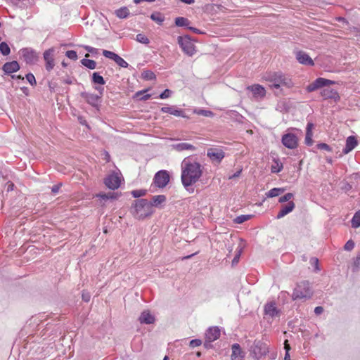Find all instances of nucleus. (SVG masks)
Masks as SVG:
<instances>
[{"instance_id": "72a5a7b5", "label": "nucleus", "mask_w": 360, "mask_h": 360, "mask_svg": "<svg viewBox=\"0 0 360 360\" xmlns=\"http://www.w3.org/2000/svg\"><path fill=\"white\" fill-rule=\"evenodd\" d=\"M352 228H358L360 226V211L356 212L352 219Z\"/></svg>"}, {"instance_id": "ddd939ff", "label": "nucleus", "mask_w": 360, "mask_h": 360, "mask_svg": "<svg viewBox=\"0 0 360 360\" xmlns=\"http://www.w3.org/2000/svg\"><path fill=\"white\" fill-rule=\"evenodd\" d=\"M207 155L212 161L220 162L224 158L225 153L221 149L211 148L207 150Z\"/></svg>"}, {"instance_id": "6e6d98bb", "label": "nucleus", "mask_w": 360, "mask_h": 360, "mask_svg": "<svg viewBox=\"0 0 360 360\" xmlns=\"http://www.w3.org/2000/svg\"><path fill=\"white\" fill-rule=\"evenodd\" d=\"M62 186V183H59L56 185H54L52 188H51V191L54 194H56L57 193H58L60 187Z\"/></svg>"}, {"instance_id": "20e7f679", "label": "nucleus", "mask_w": 360, "mask_h": 360, "mask_svg": "<svg viewBox=\"0 0 360 360\" xmlns=\"http://www.w3.org/2000/svg\"><path fill=\"white\" fill-rule=\"evenodd\" d=\"M178 44L183 51L188 56H192L195 53V46L192 43L191 39L188 35L179 36L177 38Z\"/></svg>"}, {"instance_id": "393cba45", "label": "nucleus", "mask_w": 360, "mask_h": 360, "mask_svg": "<svg viewBox=\"0 0 360 360\" xmlns=\"http://www.w3.org/2000/svg\"><path fill=\"white\" fill-rule=\"evenodd\" d=\"M313 128H314V124L311 122H309L307 124V128H306V136H305V140H304L305 144L307 146H311L314 142L312 140V136H313L312 129H313Z\"/></svg>"}, {"instance_id": "1a4fd4ad", "label": "nucleus", "mask_w": 360, "mask_h": 360, "mask_svg": "<svg viewBox=\"0 0 360 360\" xmlns=\"http://www.w3.org/2000/svg\"><path fill=\"white\" fill-rule=\"evenodd\" d=\"M282 143L289 149H295L298 146V138L292 133H288L282 136Z\"/></svg>"}, {"instance_id": "603ef678", "label": "nucleus", "mask_w": 360, "mask_h": 360, "mask_svg": "<svg viewBox=\"0 0 360 360\" xmlns=\"http://www.w3.org/2000/svg\"><path fill=\"white\" fill-rule=\"evenodd\" d=\"M202 344V341L200 339H194L190 341L189 345L191 347L194 348L198 347Z\"/></svg>"}, {"instance_id": "bb28decb", "label": "nucleus", "mask_w": 360, "mask_h": 360, "mask_svg": "<svg viewBox=\"0 0 360 360\" xmlns=\"http://www.w3.org/2000/svg\"><path fill=\"white\" fill-rule=\"evenodd\" d=\"M139 321L141 323L151 324L155 321V318L148 311H144L139 316Z\"/></svg>"}, {"instance_id": "9b49d317", "label": "nucleus", "mask_w": 360, "mask_h": 360, "mask_svg": "<svg viewBox=\"0 0 360 360\" xmlns=\"http://www.w3.org/2000/svg\"><path fill=\"white\" fill-rule=\"evenodd\" d=\"M54 52L55 49L53 48H51L46 50L44 53V59L46 62L45 68L49 72L51 71L55 65L53 59Z\"/></svg>"}, {"instance_id": "4c0bfd02", "label": "nucleus", "mask_w": 360, "mask_h": 360, "mask_svg": "<svg viewBox=\"0 0 360 360\" xmlns=\"http://www.w3.org/2000/svg\"><path fill=\"white\" fill-rule=\"evenodd\" d=\"M119 66L122 67V68H127L129 66V64L127 63V62H126L122 57H120V56H117V57H115V59L114 60Z\"/></svg>"}, {"instance_id": "f704fd0d", "label": "nucleus", "mask_w": 360, "mask_h": 360, "mask_svg": "<svg viewBox=\"0 0 360 360\" xmlns=\"http://www.w3.org/2000/svg\"><path fill=\"white\" fill-rule=\"evenodd\" d=\"M92 82L94 84H98L103 85L105 84V82L102 76H101L98 72H94L92 75Z\"/></svg>"}, {"instance_id": "680f3d73", "label": "nucleus", "mask_w": 360, "mask_h": 360, "mask_svg": "<svg viewBox=\"0 0 360 360\" xmlns=\"http://www.w3.org/2000/svg\"><path fill=\"white\" fill-rule=\"evenodd\" d=\"M212 341H209V340L205 339V341L204 342V347L207 349H210L212 347Z\"/></svg>"}, {"instance_id": "37998d69", "label": "nucleus", "mask_w": 360, "mask_h": 360, "mask_svg": "<svg viewBox=\"0 0 360 360\" xmlns=\"http://www.w3.org/2000/svg\"><path fill=\"white\" fill-rule=\"evenodd\" d=\"M147 191L143 189L134 190L131 191V195L134 198H139L144 196L146 194Z\"/></svg>"}, {"instance_id": "4d7b16f0", "label": "nucleus", "mask_w": 360, "mask_h": 360, "mask_svg": "<svg viewBox=\"0 0 360 360\" xmlns=\"http://www.w3.org/2000/svg\"><path fill=\"white\" fill-rule=\"evenodd\" d=\"M310 262L311 264V265L314 266L315 269L316 270H319V260L316 257H312L310 260Z\"/></svg>"}, {"instance_id": "423d86ee", "label": "nucleus", "mask_w": 360, "mask_h": 360, "mask_svg": "<svg viewBox=\"0 0 360 360\" xmlns=\"http://www.w3.org/2000/svg\"><path fill=\"white\" fill-rule=\"evenodd\" d=\"M169 174L167 170H160L154 176L153 184L160 188H165L169 181Z\"/></svg>"}, {"instance_id": "a19ab883", "label": "nucleus", "mask_w": 360, "mask_h": 360, "mask_svg": "<svg viewBox=\"0 0 360 360\" xmlns=\"http://www.w3.org/2000/svg\"><path fill=\"white\" fill-rule=\"evenodd\" d=\"M142 76H143V78L146 80H153V79H155V74L152 71H149V70L144 71L142 73Z\"/></svg>"}, {"instance_id": "a211bd4d", "label": "nucleus", "mask_w": 360, "mask_h": 360, "mask_svg": "<svg viewBox=\"0 0 360 360\" xmlns=\"http://www.w3.org/2000/svg\"><path fill=\"white\" fill-rule=\"evenodd\" d=\"M81 96L86 100V101L91 105L96 107L98 105L101 100V96L96 94H90L87 92H82Z\"/></svg>"}, {"instance_id": "412c9836", "label": "nucleus", "mask_w": 360, "mask_h": 360, "mask_svg": "<svg viewBox=\"0 0 360 360\" xmlns=\"http://www.w3.org/2000/svg\"><path fill=\"white\" fill-rule=\"evenodd\" d=\"M220 336V330L218 327H210L205 333V339L214 342Z\"/></svg>"}, {"instance_id": "c03bdc74", "label": "nucleus", "mask_w": 360, "mask_h": 360, "mask_svg": "<svg viewBox=\"0 0 360 360\" xmlns=\"http://www.w3.org/2000/svg\"><path fill=\"white\" fill-rule=\"evenodd\" d=\"M103 55L105 58H108L111 59L112 60H115V57H117V54H116L115 53H114L112 51H108V50H103Z\"/></svg>"}, {"instance_id": "052dcab7", "label": "nucleus", "mask_w": 360, "mask_h": 360, "mask_svg": "<svg viewBox=\"0 0 360 360\" xmlns=\"http://www.w3.org/2000/svg\"><path fill=\"white\" fill-rule=\"evenodd\" d=\"M323 308L322 307H315L314 309V313L316 314V315H320L323 313Z\"/></svg>"}, {"instance_id": "e2e57ef3", "label": "nucleus", "mask_w": 360, "mask_h": 360, "mask_svg": "<svg viewBox=\"0 0 360 360\" xmlns=\"http://www.w3.org/2000/svg\"><path fill=\"white\" fill-rule=\"evenodd\" d=\"M188 29H189L190 30L193 31L194 33L195 34H203L204 32H202L201 30L195 28V27H188Z\"/></svg>"}, {"instance_id": "8fccbe9b", "label": "nucleus", "mask_w": 360, "mask_h": 360, "mask_svg": "<svg viewBox=\"0 0 360 360\" xmlns=\"http://www.w3.org/2000/svg\"><path fill=\"white\" fill-rule=\"evenodd\" d=\"M25 77L27 82L32 85L34 86L36 84V79L32 73H28L25 75Z\"/></svg>"}, {"instance_id": "09e8293b", "label": "nucleus", "mask_w": 360, "mask_h": 360, "mask_svg": "<svg viewBox=\"0 0 360 360\" xmlns=\"http://www.w3.org/2000/svg\"><path fill=\"white\" fill-rule=\"evenodd\" d=\"M65 56L71 59V60H76L77 59V52L73 51V50H70V51H68L65 53Z\"/></svg>"}, {"instance_id": "c9c22d12", "label": "nucleus", "mask_w": 360, "mask_h": 360, "mask_svg": "<svg viewBox=\"0 0 360 360\" xmlns=\"http://www.w3.org/2000/svg\"><path fill=\"white\" fill-rule=\"evenodd\" d=\"M0 52L4 56H8L10 53L11 49L6 42L3 41L0 43Z\"/></svg>"}, {"instance_id": "b1692460", "label": "nucleus", "mask_w": 360, "mask_h": 360, "mask_svg": "<svg viewBox=\"0 0 360 360\" xmlns=\"http://www.w3.org/2000/svg\"><path fill=\"white\" fill-rule=\"evenodd\" d=\"M231 349V360H243L244 356L238 344H233L232 345Z\"/></svg>"}, {"instance_id": "f257e3e1", "label": "nucleus", "mask_w": 360, "mask_h": 360, "mask_svg": "<svg viewBox=\"0 0 360 360\" xmlns=\"http://www.w3.org/2000/svg\"><path fill=\"white\" fill-rule=\"evenodd\" d=\"M201 165L197 162H192L185 158L181 162V179L183 186L188 188L195 184L202 176Z\"/></svg>"}, {"instance_id": "864d4df0", "label": "nucleus", "mask_w": 360, "mask_h": 360, "mask_svg": "<svg viewBox=\"0 0 360 360\" xmlns=\"http://www.w3.org/2000/svg\"><path fill=\"white\" fill-rule=\"evenodd\" d=\"M316 89H318V87L316 86V84L315 81H314L312 83L309 84L307 86V91L308 92H312V91H316Z\"/></svg>"}, {"instance_id": "774afa93", "label": "nucleus", "mask_w": 360, "mask_h": 360, "mask_svg": "<svg viewBox=\"0 0 360 360\" xmlns=\"http://www.w3.org/2000/svg\"><path fill=\"white\" fill-rule=\"evenodd\" d=\"M11 78L13 79H20L24 80V77L21 75H11Z\"/></svg>"}, {"instance_id": "0e129e2a", "label": "nucleus", "mask_w": 360, "mask_h": 360, "mask_svg": "<svg viewBox=\"0 0 360 360\" xmlns=\"http://www.w3.org/2000/svg\"><path fill=\"white\" fill-rule=\"evenodd\" d=\"M90 295L89 293H83L82 294V299L85 302H89L90 300Z\"/></svg>"}, {"instance_id": "6ab92c4d", "label": "nucleus", "mask_w": 360, "mask_h": 360, "mask_svg": "<svg viewBox=\"0 0 360 360\" xmlns=\"http://www.w3.org/2000/svg\"><path fill=\"white\" fill-rule=\"evenodd\" d=\"M20 65L19 63L15 61H11V62H7L6 63L3 67L2 70L4 72L6 75H10L11 73L15 72L20 70Z\"/></svg>"}, {"instance_id": "ea45409f", "label": "nucleus", "mask_w": 360, "mask_h": 360, "mask_svg": "<svg viewBox=\"0 0 360 360\" xmlns=\"http://www.w3.org/2000/svg\"><path fill=\"white\" fill-rule=\"evenodd\" d=\"M194 112L197 115H203L205 117H212L214 115V113L210 110H202V109L195 110Z\"/></svg>"}, {"instance_id": "c85d7f7f", "label": "nucleus", "mask_w": 360, "mask_h": 360, "mask_svg": "<svg viewBox=\"0 0 360 360\" xmlns=\"http://www.w3.org/2000/svg\"><path fill=\"white\" fill-rule=\"evenodd\" d=\"M150 19L158 23V25H161L162 22L165 20L164 15L160 13V12H154L150 16Z\"/></svg>"}, {"instance_id": "4be33fe9", "label": "nucleus", "mask_w": 360, "mask_h": 360, "mask_svg": "<svg viewBox=\"0 0 360 360\" xmlns=\"http://www.w3.org/2000/svg\"><path fill=\"white\" fill-rule=\"evenodd\" d=\"M357 143L358 142L356 137L354 136H349L346 140V145L342 150V153L344 154L349 153L357 146Z\"/></svg>"}, {"instance_id": "cd10ccee", "label": "nucleus", "mask_w": 360, "mask_h": 360, "mask_svg": "<svg viewBox=\"0 0 360 360\" xmlns=\"http://www.w3.org/2000/svg\"><path fill=\"white\" fill-rule=\"evenodd\" d=\"M115 15L120 19H124L129 16L130 12L127 7L124 6L115 11Z\"/></svg>"}, {"instance_id": "2eb2a0df", "label": "nucleus", "mask_w": 360, "mask_h": 360, "mask_svg": "<svg viewBox=\"0 0 360 360\" xmlns=\"http://www.w3.org/2000/svg\"><path fill=\"white\" fill-rule=\"evenodd\" d=\"M160 110L162 112L169 113L176 117H181L184 118L188 117V116L186 115L185 111L184 110L177 109L174 106H164L161 108Z\"/></svg>"}, {"instance_id": "2f4dec72", "label": "nucleus", "mask_w": 360, "mask_h": 360, "mask_svg": "<svg viewBox=\"0 0 360 360\" xmlns=\"http://www.w3.org/2000/svg\"><path fill=\"white\" fill-rule=\"evenodd\" d=\"M285 189L283 188H274L266 193V196L268 198L276 197L279 195L281 193H283Z\"/></svg>"}, {"instance_id": "6e6552de", "label": "nucleus", "mask_w": 360, "mask_h": 360, "mask_svg": "<svg viewBox=\"0 0 360 360\" xmlns=\"http://www.w3.org/2000/svg\"><path fill=\"white\" fill-rule=\"evenodd\" d=\"M20 53L27 64H34L38 60L37 52L31 48H24L20 51Z\"/></svg>"}, {"instance_id": "a18cd8bd", "label": "nucleus", "mask_w": 360, "mask_h": 360, "mask_svg": "<svg viewBox=\"0 0 360 360\" xmlns=\"http://www.w3.org/2000/svg\"><path fill=\"white\" fill-rule=\"evenodd\" d=\"M293 194L291 193H288L285 194L283 196L281 197L278 200V202L281 203L285 202H289L290 201L291 198H292Z\"/></svg>"}, {"instance_id": "f8f14e48", "label": "nucleus", "mask_w": 360, "mask_h": 360, "mask_svg": "<svg viewBox=\"0 0 360 360\" xmlns=\"http://www.w3.org/2000/svg\"><path fill=\"white\" fill-rule=\"evenodd\" d=\"M321 95L325 100L330 99L334 102H338L340 100L338 91L329 87L323 89L321 91Z\"/></svg>"}, {"instance_id": "7c9ffc66", "label": "nucleus", "mask_w": 360, "mask_h": 360, "mask_svg": "<svg viewBox=\"0 0 360 360\" xmlns=\"http://www.w3.org/2000/svg\"><path fill=\"white\" fill-rule=\"evenodd\" d=\"M315 82L316 84V86L318 87V89H320L321 87H323V86H327L328 84H331L334 83L333 81H331V80H329V79H324V78H322V77L317 78L315 80Z\"/></svg>"}, {"instance_id": "de8ad7c7", "label": "nucleus", "mask_w": 360, "mask_h": 360, "mask_svg": "<svg viewBox=\"0 0 360 360\" xmlns=\"http://www.w3.org/2000/svg\"><path fill=\"white\" fill-rule=\"evenodd\" d=\"M316 148L319 150H324L328 152H330L332 150L331 147L325 143H321L317 144Z\"/></svg>"}, {"instance_id": "aec40b11", "label": "nucleus", "mask_w": 360, "mask_h": 360, "mask_svg": "<svg viewBox=\"0 0 360 360\" xmlns=\"http://www.w3.org/2000/svg\"><path fill=\"white\" fill-rule=\"evenodd\" d=\"M295 207V203L292 201H289L287 205H283L278 212L276 219H281L290 212H291Z\"/></svg>"}, {"instance_id": "e433bc0d", "label": "nucleus", "mask_w": 360, "mask_h": 360, "mask_svg": "<svg viewBox=\"0 0 360 360\" xmlns=\"http://www.w3.org/2000/svg\"><path fill=\"white\" fill-rule=\"evenodd\" d=\"M283 164L278 160H275V165L271 166V171L272 173H278L283 169Z\"/></svg>"}, {"instance_id": "58836bf2", "label": "nucleus", "mask_w": 360, "mask_h": 360, "mask_svg": "<svg viewBox=\"0 0 360 360\" xmlns=\"http://www.w3.org/2000/svg\"><path fill=\"white\" fill-rule=\"evenodd\" d=\"M251 215H249V214H247V215H240V216H238L235 219H234V222L236 223V224H242L246 221H248V219H250L251 218Z\"/></svg>"}, {"instance_id": "dca6fc26", "label": "nucleus", "mask_w": 360, "mask_h": 360, "mask_svg": "<svg viewBox=\"0 0 360 360\" xmlns=\"http://www.w3.org/2000/svg\"><path fill=\"white\" fill-rule=\"evenodd\" d=\"M166 202V196L165 195H153L150 200H148V202L151 207V208H162V205Z\"/></svg>"}, {"instance_id": "5fc2aeb1", "label": "nucleus", "mask_w": 360, "mask_h": 360, "mask_svg": "<svg viewBox=\"0 0 360 360\" xmlns=\"http://www.w3.org/2000/svg\"><path fill=\"white\" fill-rule=\"evenodd\" d=\"M354 243L352 240H349L346 243L344 248H345V250L350 251L354 248Z\"/></svg>"}, {"instance_id": "bf43d9fd", "label": "nucleus", "mask_w": 360, "mask_h": 360, "mask_svg": "<svg viewBox=\"0 0 360 360\" xmlns=\"http://www.w3.org/2000/svg\"><path fill=\"white\" fill-rule=\"evenodd\" d=\"M354 266L356 268L360 267V254H359L354 259Z\"/></svg>"}, {"instance_id": "5701e85b", "label": "nucleus", "mask_w": 360, "mask_h": 360, "mask_svg": "<svg viewBox=\"0 0 360 360\" xmlns=\"http://www.w3.org/2000/svg\"><path fill=\"white\" fill-rule=\"evenodd\" d=\"M264 312L266 315H269L272 318L279 315V310L276 307L275 302L266 304L264 305Z\"/></svg>"}, {"instance_id": "338daca9", "label": "nucleus", "mask_w": 360, "mask_h": 360, "mask_svg": "<svg viewBox=\"0 0 360 360\" xmlns=\"http://www.w3.org/2000/svg\"><path fill=\"white\" fill-rule=\"evenodd\" d=\"M85 49L86 51H88L89 52H90V53H94L95 51L96 50L95 48H93V47H91V46H86L85 47Z\"/></svg>"}, {"instance_id": "13d9d810", "label": "nucleus", "mask_w": 360, "mask_h": 360, "mask_svg": "<svg viewBox=\"0 0 360 360\" xmlns=\"http://www.w3.org/2000/svg\"><path fill=\"white\" fill-rule=\"evenodd\" d=\"M241 172H242V169H238L236 172H235L234 174H231V175H229L228 179H234L236 178H238L240 174H241Z\"/></svg>"}, {"instance_id": "f3484780", "label": "nucleus", "mask_w": 360, "mask_h": 360, "mask_svg": "<svg viewBox=\"0 0 360 360\" xmlns=\"http://www.w3.org/2000/svg\"><path fill=\"white\" fill-rule=\"evenodd\" d=\"M296 59L301 64L313 66L314 63L309 56L302 51L296 53Z\"/></svg>"}, {"instance_id": "a878e982", "label": "nucleus", "mask_w": 360, "mask_h": 360, "mask_svg": "<svg viewBox=\"0 0 360 360\" xmlns=\"http://www.w3.org/2000/svg\"><path fill=\"white\" fill-rule=\"evenodd\" d=\"M172 147L176 150L181 152L183 150H195V147L191 143L183 142L172 145Z\"/></svg>"}, {"instance_id": "473e14b6", "label": "nucleus", "mask_w": 360, "mask_h": 360, "mask_svg": "<svg viewBox=\"0 0 360 360\" xmlns=\"http://www.w3.org/2000/svg\"><path fill=\"white\" fill-rule=\"evenodd\" d=\"M81 63L89 69L94 70L96 67V63L94 60L84 58L81 60Z\"/></svg>"}, {"instance_id": "39448f33", "label": "nucleus", "mask_w": 360, "mask_h": 360, "mask_svg": "<svg viewBox=\"0 0 360 360\" xmlns=\"http://www.w3.org/2000/svg\"><path fill=\"white\" fill-rule=\"evenodd\" d=\"M271 82V86L276 89H278L283 86H286L287 88H290L293 85V83L291 81V79L283 75L281 73H275L273 75Z\"/></svg>"}, {"instance_id": "9d476101", "label": "nucleus", "mask_w": 360, "mask_h": 360, "mask_svg": "<svg viewBox=\"0 0 360 360\" xmlns=\"http://www.w3.org/2000/svg\"><path fill=\"white\" fill-rule=\"evenodd\" d=\"M105 186L111 189L115 190L120 186L121 180L117 174H112L108 176L104 181Z\"/></svg>"}, {"instance_id": "3c124183", "label": "nucleus", "mask_w": 360, "mask_h": 360, "mask_svg": "<svg viewBox=\"0 0 360 360\" xmlns=\"http://www.w3.org/2000/svg\"><path fill=\"white\" fill-rule=\"evenodd\" d=\"M172 95V91L169 89H165L163 92H162L159 97L162 99H165L170 97Z\"/></svg>"}, {"instance_id": "f03ea898", "label": "nucleus", "mask_w": 360, "mask_h": 360, "mask_svg": "<svg viewBox=\"0 0 360 360\" xmlns=\"http://www.w3.org/2000/svg\"><path fill=\"white\" fill-rule=\"evenodd\" d=\"M147 199L141 198L134 201L131 208V212L138 219H143L154 213Z\"/></svg>"}, {"instance_id": "0eeeda50", "label": "nucleus", "mask_w": 360, "mask_h": 360, "mask_svg": "<svg viewBox=\"0 0 360 360\" xmlns=\"http://www.w3.org/2000/svg\"><path fill=\"white\" fill-rule=\"evenodd\" d=\"M250 351L253 354L254 357L259 359L268 352V347L264 342L260 340H256L251 347Z\"/></svg>"}, {"instance_id": "7ed1b4c3", "label": "nucleus", "mask_w": 360, "mask_h": 360, "mask_svg": "<svg viewBox=\"0 0 360 360\" xmlns=\"http://www.w3.org/2000/svg\"><path fill=\"white\" fill-rule=\"evenodd\" d=\"M312 295L313 291L309 282L303 281L296 285L292 295V299L293 300H305L311 298Z\"/></svg>"}, {"instance_id": "c756f323", "label": "nucleus", "mask_w": 360, "mask_h": 360, "mask_svg": "<svg viewBox=\"0 0 360 360\" xmlns=\"http://www.w3.org/2000/svg\"><path fill=\"white\" fill-rule=\"evenodd\" d=\"M190 21L184 17H177L175 18V25L178 27H188Z\"/></svg>"}, {"instance_id": "49530a36", "label": "nucleus", "mask_w": 360, "mask_h": 360, "mask_svg": "<svg viewBox=\"0 0 360 360\" xmlns=\"http://www.w3.org/2000/svg\"><path fill=\"white\" fill-rule=\"evenodd\" d=\"M98 197L103 199V200H108V199H113L116 198V196L114 193H100L98 195Z\"/></svg>"}, {"instance_id": "69168bd1", "label": "nucleus", "mask_w": 360, "mask_h": 360, "mask_svg": "<svg viewBox=\"0 0 360 360\" xmlns=\"http://www.w3.org/2000/svg\"><path fill=\"white\" fill-rule=\"evenodd\" d=\"M243 246L241 245H239V246L237 248V253H236V256H238L240 257V255L241 254V252H243Z\"/></svg>"}, {"instance_id": "4468645a", "label": "nucleus", "mask_w": 360, "mask_h": 360, "mask_svg": "<svg viewBox=\"0 0 360 360\" xmlns=\"http://www.w3.org/2000/svg\"><path fill=\"white\" fill-rule=\"evenodd\" d=\"M247 89L252 93L253 97L255 98H262L266 95L265 89L259 84L249 86Z\"/></svg>"}, {"instance_id": "79ce46f5", "label": "nucleus", "mask_w": 360, "mask_h": 360, "mask_svg": "<svg viewBox=\"0 0 360 360\" xmlns=\"http://www.w3.org/2000/svg\"><path fill=\"white\" fill-rule=\"evenodd\" d=\"M136 40L143 44H149L150 41L148 37H146L144 34H138L136 35Z\"/></svg>"}]
</instances>
